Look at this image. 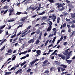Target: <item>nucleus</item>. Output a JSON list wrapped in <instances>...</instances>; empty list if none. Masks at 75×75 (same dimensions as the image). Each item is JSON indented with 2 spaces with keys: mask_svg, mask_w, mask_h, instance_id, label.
I'll return each mask as SVG.
<instances>
[{
  "mask_svg": "<svg viewBox=\"0 0 75 75\" xmlns=\"http://www.w3.org/2000/svg\"><path fill=\"white\" fill-rule=\"evenodd\" d=\"M58 55L59 57H61V58L62 59H63V60H64L65 59V56L64 55H63L61 54H58Z\"/></svg>",
  "mask_w": 75,
  "mask_h": 75,
  "instance_id": "nucleus-1",
  "label": "nucleus"
},
{
  "mask_svg": "<svg viewBox=\"0 0 75 75\" xmlns=\"http://www.w3.org/2000/svg\"><path fill=\"white\" fill-rule=\"evenodd\" d=\"M14 11V10L13 8H12L11 9L9 10V16H11L12 15V12H13Z\"/></svg>",
  "mask_w": 75,
  "mask_h": 75,
  "instance_id": "nucleus-2",
  "label": "nucleus"
},
{
  "mask_svg": "<svg viewBox=\"0 0 75 75\" xmlns=\"http://www.w3.org/2000/svg\"><path fill=\"white\" fill-rule=\"evenodd\" d=\"M48 24L49 25V26L47 29V31H50L52 28V26H51V25L49 23Z\"/></svg>",
  "mask_w": 75,
  "mask_h": 75,
  "instance_id": "nucleus-3",
  "label": "nucleus"
},
{
  "mask_svg": "<svg viewBox=\"0 0 75 75\" xmlns=\"http://www.w3.org/2000/svg\"><path fill=\"white\" fill-rule=\"evenodd\" d=\"M38 6H37L36 8H34V7H31V6H30L29 7V9H30L31 10H32V11H34V10L37 9V8H38Z\"/></svg>",
  "mask_w": 75,
  "mask_h": 75,
  "instance_id": "nucleus-4",
  "label": "nucleus"
},
{
  "mask_svg": "<svg viewBox=\"0 0 75 75\" xmlns=\"http://www.w3.org/2000/svg\"><path fill=\"white\" fill-rule=\"evenodd\" d=\"M42 31L40 32V33L39 34L40 36H39L38 39L39 40H41V36H42Z\"/></svg>",
  "mask_w": 75,
  "mask_h": 75,
  "instance_id": "nucleus-5",
  "label": "nucleus"
},
{
  "mask_svg": "<svg viewBox=\"0 0 75 75\" xmlns=\"http://www.w3.org/2000/svg\"><path fill=\"white\" fill-rule=\"evenodd\" d=\"M34 39L33 38L31 40H30L28 41V44H30V43H31L32 42V43H33L34 42Z\"/></svg>",
  "mask_w": 75,
  "mask_h": 75,
  "instance_id": "nucleus-6",
  "label": "nucleus"
},
{
  "mask_svg": "<svg viewBox=\"0 0 75 75\" xmlns=\"http://www.w3.org/2000/svg\"><path fill=\"white\" fill-rule=\"evenodd\" d=\"M60 5H58L57 6L58 8L59 9V7H62L64 6H65V3H63L62 4H60Z\"/></svg>",
  "mask_w": 75,
  "mask_h": 75,
  "instance_id": "nucleus-7",
  "label": "nucleus"
},
{
  "mask_svg": "<svg viewBox=\"0 0 75 75\" xmlns=\"http://www.w3.org/2000/svg\"><path fill=\"white\" fill-rule=\"evenodd\" d=\"M28 18V17L27 16L23 17L21 19V21H25V20L26 19H27Z\"/></svg>",
  "mask_w": 75,
  "mask_h": 75,
  "instance_id": "nucleus-8",
  "label": "nucleus"
},
{
  "mask_svg": "<svg viewBox=\"0 0 75 75\" xmlns=\"http://www.w3.org/2000/svg\"><path fill=\"white\" fill-rule=\"evenodd\" d=\"M75 30L69 36V38H71V37H74V35H75Z\"/></svg>",
  "mask_w": 75,
  "mask_h": 75,
  "instance_id": "nucleus-9",
  "label": "nucleus"
},
{
  "mask_svg": "<svg viewBox=\"0 0 75 75\" xmlns=\"http://www.w3.org/2000/svg\"><path fill=\"white\" fill-rule=\"evenodd\" d=\"M34 63H35L34 61L31 62L30 63V64H30V65H31H31L30 66V67H31V68L33 67V65H34Z\"/></svg>",
  "mask_w": 75,
  "mask_h": 75,
  "instance_id": "nucleus-10",
  "label": "nucleus"
},
{
  "mask_svg": "<svg viewBox=\"0 0 75 75\" xmlns=\"http://www.w3.org/2000/svg\"><path fill=\"white\" fill-rule=\"evenodd\" d=\"M66 61H67L68 64H70L72 62V60H68L67 59H66Z\"/></svg>",
  "mask_w": 75,
  "mask_h": 75,
  "instance_id": "nucleus-11",
  "label": "nucleus"
},
{
  "mask_svg": "<svg viewBox=\"0 0 75 75\" xmlns=\"http://www.w3.org/2000/svg\"><path fill=\"white\" fill-rule=\"evenodd\" d=\"M36 53L38 54H39V55H40V54H41V51L40 50H37L36 52Z\"/></svg>",
  "mask_w": 75,
  "mask_h": 75,
  "instance_id": "nucleus-12",
  "label": "nucleus"
},
{
  "mask_svg": "<svg viewBox=\"0 0 75 75\" xmlns=\"http://www.w3.org/2000/svg\"><path fill=\"white\" fill-rule=\"evenodd\" d=\"M64 54L65 55H68V51L67 50H66L65 51V52L64 53Z\"/></svg>",
  "mask_w": 75,
  "mask_h": 75,
  "instance_id": "nucleus-13",
  "label": "nucleus"
},
{
  "mask_svg": "<svg viewBox=\"0 0 75 75\" xmlns=\"http://www.w3.org/2000/svg\"><path fill=\"white\" fill-rule=\"evenodd\" d=\"M21 71H22V69H21L18 70L15 73L16 74H18V73H19V72H21Z\"/></svg>",
  "mask_w": 75,
  "mask_h": 75,
  "instance_id": "nucleus-14",
  "label": "nucleus"
},
{
  "mask_svg": "<svg viewBox=\"0 0 75 75\" xmlns=\"http://www.w3.org/2000/svg\"><path fill=\"white\" fill-rule=\"evenodd\" d=\"M54 64H55L56 65H60V63L58 61H56L54 62Z\"/></svg>",
  "mask_w": 75,
  "mask_h": 75,
  "instance_id": "nucleus-15",
  "label": "nucleus"
},
{
  "mask_svg": "<svg viewBox=\"0 0 75 75\" xmlns=\"http://www.w3.org/2000/svg\"><path fill=\"white\" fill-rule=\"evenodd\" d=\"M71 15L72 18H74L75 17V13H71Z\"/></svg>",
  "mask_w": 75,
  "mask_h": 75,
  "instance_id": "nucleus-16",
  "label": "nucleus"
},
{
  "mask_svg": "<svg viewBox=\"0 0 75 75\" xmlns=\"http://www.w3.org/2000/svg\"><path fill=\"white\" fill-rule=\"evenodd\" d=\"M45 11H44L43 12H42L41 13L38 14V16L43 15V14H45Z\"/></svg>",
  "mask_w": 75,
  "mask_h": 75,
  "instance_id": "nucleus-17",
  "label": "nucleus"
},
{
  "mask_svg": "<svg viewBox=\"0 0 75 75\" xmlns=\"http://www.w3.org/2000/svg\"><path fill=\"white\" fill-rule=\"evenodd\" d=\"M40 30L39 29H37L36 30V34H40Z\"/></svg>",
  "mask_w": 75,
  "mask_h": 75,
  "instance_id": "nucleus-18",
  "label": "nucleus"
},
{
  "mask_svg": "<svg viewBox=\"0 0 75 75\" xmlns=\"http://www.w3.org/2000/svg\"><path fill=\"white\" fill-rule=\"evenodd\" d=\"M60 67H63V68H67V66L65 65H64V64H61L60 65Z\"/></svg>",
  "mask_w": 75,
  "mask_h": 75,
  "instance_id": "nucleus-19",
  "label": "nucleus"
},
{
  "mask_svg": "<svg viewBox=\"0 0 75 75\" xmlns=\"http://www.w3.org/2000/svg\"><path fill=\"white\" fill-rule=\"evenodd\" d=\"M9 7L7 6H5L3 7V9H7V8H8Z\"/></svg>",
  "mask_w": 75,
  "mask_h": 75,
  "instance_id": "nucleus-20",
  "label": "nucleus"
},
{
  "mask_svg": "<svg viewBox=\"0 0 75 75\" xmlns=\"http://www.w3.org/2000/svg\"><path fill=\"white\" fill-rule=\"evenodd\" d=\"M31 27H32V26L31 25H30L29 26H28V27L27 28V29H25V30H26V31H27L28 30H29V29H30V28H31Z\"/></svg>",
  "mask_w": 75,
  "mask_h": 75,
  "instance_id": "nucleus-21",
  "label": "nucleus"
},
{
  "mask_svg": "<svg viewBox=\"0 0 75 75\" xmlns=\"http://www.w3.org/2000/svg\"><path fill=\"white\" fill-rule=\"evenodd\" d=\"M40 41H39V40L37 39L36 40V42H35V44H38V43H39L40 42Z\"/></svg>",
  "mask_w": 75,
  "mask_h": 75,
  "instance_id": "nucleus-22",
  "label": "nucleus"
},
{
  "mask_svg": "<svg viewBox=\"0 0 75 75\" xmlns=\"http://www.w3.org/2000/svg\"><path fill=\"white\" fill-rule=\"evenodd\" d=\"M11 74V72H6V73L5 74V75H10Z\"/></svg>",
  "mask_w": 75,
  "mask_h": 75,
  "instance_id": "nucleus-23",
  "label": "nucleus"
},
{
  "mask_svg": "<svg viewBox=\"0 0 75 75\" xmlns=\"http://www.w3.org/2000/svg\"><path fill=\"white\" fill-rule=\"evenodd\" d=\"M48 1H50L51 3H55V1H54V0H48Z\"/></svg>",
  "mask_w": 75,
  "mask_h": 75,
  "instance_id": "nucleus-24",
  "label": "nucleus"
},
{
  "mask_svg": "<svg viewBox=\"0 0 75 75\" xmlns=\"http://www.w3.org/2000/svg\"><path fill=\"white\" fill-rule=\"evenodd\" d=\"M50 62H48L47 63V64H44V65H43V66L45 67V66H47V65H50Z\"/></svg>",
  "mask_w": 75,
  "mask_h": 75,
  "instance_id": "nucleus-25",
  "label": "nucleus"
},
{
  "mask_svg": "<svg viewBox=\"0 0 75 75\" xmlns=\"http://www.w3.org/2000/svg\"><path fill=\"white\" fill-rule=\"evenodd\" d=\"M12 52V50L11 49L9 50L8 51V54H10V53H11Z\"/></svg>",
  "mask_w": 75,
  "mask_h": 75,
  "instance_id": "nucleus-26",
  "label": "nucleus"
},
{
  "mask_svg": "<svg viewBox=\"0 0 75 75\" xmlns=\"http://www.w3.org/2000/svg\"><path fill=\"white\" fill-rule=\"evenodd\" d=\"M16 68L15 67H13L10 70H11V71H12V70H13V71H15V70H16Z\"/></svg>",
  "mask_w": 75,
  "mask_h": 75,
  "instance_id": "nucleus-27",
  "label": "nucleus"
},
{
  "mask_svg": "<svg viewBox=\"0 0 75 75\" xmlns=\"http://www.w3.org/2000/svg\"><path fill=\"white\" fill-rule=\"evenodd\" d=\"M60 69H61V71H62V72H63V71H64L65 70V69H63L61 67H60Z\"/></svg>",
  "mask_w": 75,
  "mask_h": 75,
  "instance_id": "nucleus-28",
  "label": "nucleus"
},
{
  "mask_svg": "<svg viewBox=\"0 0 75 75\" xmlns=\"http://www.w3.org/2000/svg\"><path fill=\"white\" fill-rule=\"evenodd\" d=\"M44 73H45L46 74H48L49 73V71L48 70V69H47V70L45 71Z\"/></svg>",
  "mask_w": 75,
  "mask_h": 75,
  "instance_id": "nucleus-29",
  "label": "nucleus"
},
{
  "mask_svg": "<svg viewBox=\"0 0 75 75\" xmlns=\"http://www.w3.org/2000/svg\"><path fill=\"white\" fill-rule=\"evenodd\" d=\"M27 52H28V51H25L24 52H21V54H26V53H27Z\"/></svg>",
  "mask_w": 75,
  "mask_h": 75,
  "instance_id": "nucleus-30",
  "label": "nucleus"
},
{
  "mask_svg": "<svg viewBox=\"0 0 75 75\" xmlns=\"http://www.w3.org/2000/svg\"><path fill=\"white\" fill-rule=\"evenodd\" d=\"M16 14H17V15H20V14H21V12H17L16 13Z\"/></svg>",
  "mask_w": 75,
  "mask_h": 75,
  "instance_id": "nucleus-31",
  "label": "nucleus"
},
{
  "mask_svg": "<svg viewBox=\"0 0 75 75\" xmlns=\"http://www.w3.org/2000/svg\"><path fill=\"white\" fill-rule=\"evenodd\" d=\"M53 69H54V68L53 67H51V68L50 69V72H52V70H53Z\"/></svg>",
  "mask_w": 75,
  "mask_h": 75,
  "instance_id": "nucleus-32",
  "label": "nucleus"
},
{
  "mask_svg": "<svg viewBox=\"0 0 75 75\" xmlns=\"http://www.w3.org/2000/svg\"><path fill=\"white\" fill-rule=\"evenodd\" d=\"M59 20H60V18L59 17L57 19V21L58 24L59 23Z\"/></svg>",
  "mask_w": 75,
  "mask_h": 75,
  "instance_id": "nucleus-33",
  "label": "nucleus"
},
{
  "mask_svg": "<svg viewBox=\"0 0 75 75\" xmlns=\"http://www.w3.org/2000/svg\"><path fill=\"white\" fill-rule=\"evenodd\" d=\"M16 58V56H14L13 57L12 59V60H13V61H14L15 59Z\"/></svg>",
  "mask_w": 75,
  "mask_h": 75,
  "instance_id": "nucleus-34",
  "label": "nucleus"
},
{
  "mask_svg": "<svg viewBox=\"0 0 75 75\" xmlns=\"http://www.w3.org/2000/svg\"><path fill=\"white\" fill-rule=\"evenodd\" d=\"M42 19L44 20H46V19H47V18L46 16H44L42 17Z\"/></svg>",
  "mask_w": 75,
  "mask_h": 75,
  "instance_id": "nucleus-35",
  "label": "nucleus"
},
{
  "mask_svg": "<svg viewBox=\"0 0 75 75\" xmlns=\"http://www.w3.org/2000/svg\"><path fill=\"white\" fill-rule=\"evenodd\" d=\"M65 9V7H62L61 9H59L60 11H62Z\"/></svg>",
  "mask_w": 75,
  "mask_h": 75,
  "instance_id": "nucleus-36",
  "label": "nucleus"
},
{
  "mask_svg": "<svg viewBox=\"0 0 75 75\" xmlns=\"http://www.w3.org/2000/svg\"><path fill=\"white\" fill-rule=\"evenodd\" d=\"M14 21V20H12V19H11L10 20H9L8 21V22H11H11H13V21Z\"/></svg>",
  "mask_w": 75,
  "mask_h": 75,
  "instance_id": "nucleus-37",
  "label": "nucleus"
},
{
  "mask_svg": "<svg viewBox=\"0 0 75 75\" xmlns=\"http://www.w3.org/2000/svg\"><path fill=\"white\" fill-rule=\"evenodd\" d=\"M18 36H16V38L15 39H14L13 40V41H15V42L16 41V40L17 39H18Z\"/></svg>",
  "mask_w": 75,
  "mask_h": 75,
  "instance_id": "nucleus-38",
  "label": "nucleus"
},
{
  "mask_svg": "<svg viewBox=\"0 0 75 75\" xmlns=\"http://www.w3.org/2000/svg\"><path fill=\"white\" fill-rule=\"evenodd\" d=\"M31 69H29L28 70L26 71L27 72H30V71H31Z\"/></svg>",
  "mask_w": 75,
  "mask_h": 75,
  "instance_id": "nucleus-39",
  "label": "nucleus"
},
{
  "mask_svg": "<svg viewBox=\"0 0 75 75\" xmlns=\"http://www.w3.org/2000/svg\"><path fill=\"white\" fill-rule=\"evenodd\" d=\"M48 60H46L44 62H43V64H46V63H47V62H48Z\"/></svg>",
  "mask_w": 75,
  "mask_h": 75,
  "instance_id": "nucleus-40",
  "label": "nucleus"
},
{
  "mask_svg": "<svg viewBox=\"0 0 75 75\" xmlns=\"http://www.w3.org/2000/svg\"><path fill=\"white\" fill-rule=\"evenodd\" d=\"M7 11H8V9H7L6 10L4 11L3 14H5L7 13Z\"/></svg>",
  "mask_w": 75,
  "mask_h": 75,
  "instance_id": "nucleus-41",
  "label": "nucleus"
},
{
  "mask_svg": "<svg viewBox=\"0 0 75 75\" xmlns=\"http://www.w3.org/2000/svg\"><path fill=\"white\" fill-rule=\"evenodd\" d=\"M11 58H9L7 60V61L4 63V65L5 64H6V63H7V61H10V60H11Z\"/></svg>",
  "mask_w": 75,
  "mask_h": 75,
  "instance_id": "nucleus-42",
  "label": "nucleus"
},
{
  "mask_svg": "<svg viewBox=\"0 0 75 75\" xmlns=\"http://www.w3.org/2000/svg\"><path fill=\"white\" fill-rule=\"evenodd\" d=\"M15 34H14V35L16 36V34H17V30L16 29L14 31V32H15Z\"/></svg>",
  "mask_w": 75,
  "mask_h": 75,
  "instance_id": "nucleus-43",
  "label": "nucleus"
},
{
  "mask_svg": "<svg viewBox=\"0 0 75 75\" xmlns=\"http://www.w3.org/2000/svg\"><path fill=\"white\" fill-rule=\"evenodd\" d=\"M67 15H68V13H64V16H66Z\"/></svg>",
  "mask_w": 75,
  "mask_h": 75,
  "instance_id": "nucleus-44",
  "label": "nucleus"
},
{
  "mask_svg": "<svg viewBox=\"0 0 75 75\" xmlns=\"http://www.w3.org/2000/svg\"><path fill=\"white\" fill-rule=\"evenodd\" d=\"M25 58H26V56H24L22 57H21V59H25Z\"/></svg>",
  "mask_w": 75,
  "mask_h": 75,
  "instance_id": "nucleus-45",
  "label": "nucleus"
},
{
  "mask_svg": "<svg viewBox=\"0 0 75 75\" xmlns=\"http://www.w3.org/2000/svg\"><path fill=\"white\" fill-rule=\"evenodd\" d=\"M6 47V46L5 45L4 46H3L2 48L1 49V51H3L5 48V47Z\"/></svg>",
  "mask_w": 75,
  "mask_h": 75,
  "instance_id": "nucleus-46",
  "label": "nucleus"
},
{
  "mask_svg": "<svg viewBox=\"0 0 75 75\" xmlns=\"http://www.w3.org/2000/svg\"><path fill=\"white\" fill-rule=\"evenodd\" d=\"M67 42H65L63 43V44L64 45L66 46L67 45Z\"/></svg>",
  "mask_w": 75,
  "mask_h": 75,
  "instance_id": "nucleus-47",
  "label": "nucleus"
},
{
  "mask_svg": "<svg viewBox=\"0 0 75 75\" xmlns=\"http://www.w3.org/2000/svg\"><path fill=\"white\" fill-rule=\"evenodd\" d=\"M60 68H61V67L57 68V69H58V72H60Z\"/></svg>",
  "mask_w": 75,
  "mask_h": 75,
  "instance_id": "nucleus-48",
  "label": "nucleus"
},
{
  "mask_svg": "<svg viewBox=\"0 0 75 75\" xmlns=\"http://www.w3.org/2000/svg\"><path fill=\"white\" fill-rule=\"evenodd\" d=\"M39 59H37V58H36L35 60H34V61L35 62H37V61H39Z\"/></svg>",
  "mask_w": 75,
  "mask_h": 75,
  "instance_id": "nucleus-49",
  "label": "nucleus"
},
{
  "mask_svg": "<svg viewBox=\"0 0 75 75\" xmlns=\"http://www.w3.org/2000/svg\"><path fill=\"white\" fill-rule=\"evenodd\" d=\"M20 34H21V32H19L17 34V36H18V35H20Z\"/></svg>",
  "mask_w": 75,
  "mask_h": 75,
  "instance_id": "nucleus-50",
  "label": "nucleus"
},
{
  "mask_svg": "<svg viewBox=\"0 0 75 75\" xmlns=\"http://www.w3.org/2000/svg\"><path fill=\"white\" fill-rule=\"evenodd\" d=\"M61 41V40H58V41L57 42V44H58L59 43V42Z\"/></svg>",
  "mask_w": 75,
  "mask_h": 75,
  "instance_id": "nucleus-51",
  "label": "nucleus"
},
{
  "mask_svg": "<svg viewBox=\"0 0 75 75\" xmlns=\"http://www.w3.org/2000/svg\"><path fill=\"white\" fill-rule=\"evenodd\" d=\"M41 60L42 61H43V60H44V59H45V57H43L41 58Z\"/></svg>",
  "mask_w": 75,
  "mask_h": 75,
  "instance_id": "nucleus-52",
  "label": "nucleus"
},
{
  "mask_svg": "<svg viewBox=\"0 0 75 75\" xmlns=\"http://www.w3.org/2000/svg\"><path fill=\"white\" fill-rule=\"evenodd\" d=\"M14 37H16V36H15L14 35H11V38H14Z\"/></svg>",
  "mask_w": 75,
  "mask_h": 75,
  "instance_id": "nucleus-53",
  "label": "nucleus"
},
{
  "mask_svg": "<svg viewBox=\"0 0 75 75\" xmlns=\"http://www.w3.org/2000/svg\"><path fill=\"white\" fill-rule=\"evenodd\" d=\"M72 51H70V52H69V53H68V55H70V54L72 53Z\"/></svg>",
  "mask_w": 75,
  "mask_h": 75,
  "instance_id": "nucleus-54",
  "label": "nucleus"
},
{
  "mask_svg": "<svg viewBox=\"0 0 75 75\" xmlns=\"http://www.w3.org/2000/svg\"><path fill=\"white\" fill-rule=\"evenodd\" d=\"M67 25V24L66 23H64L63 25V27H65Z\"/></svg>",
  "mask_w": 75,
  "mask_h": 75,
  "instance_id": "nucleus-55",
  "label": "nucleus"
},
{
  "mask_svg": "<svg viewBox=\"0 0 75 75\" xmlns=\"http://www.w3.org/2000/svg\"><path fill=\"white\" fill-rule=\"evenodd\" d=\"M16 4H17V6H20V4H21V3L19 2V3H16Z\"/></svg>",
  "mask_w": 75,
  "mask_h": 75,
  "instance_id": "nucleus-56",
  "label": "nucleus"
},
{
  "mask_svg": "<svg viewBox=\"0 0 75 75\" xmlns=\"http://www.w3.org/2000/svg\"><path fill=\"white\" fill-rule=\"evenodd\" d=\"M51 46H52H52H53V45L52 44H51L50 45H49L48 46V48L51 47Z\"/></svg>",
  "mask_w": 75,
  "mask_h": 75,
  "instance_id": "nucleus-57",
  "label": "nucleus"
},
{
  "mask_svg": "<svg viewBox=\"0 0 75 75\" xmlns=\"http://www.w3.org/2000/svg\"><path fill=\"white\" fill-rule=\"evenodd\" d=\"M24 40V39L21 38H19V41H21V40Z\"/></svg>",
  "mask_w": 75,
  "mask_h": 75,
  "instance_id": "nucleus-58",
  "label": "nucleus"
},
{
  "mask_svg": "<svg viewBox=\"0 0 75 75\" xmlns=\"http://www.w3.org/2000/svg\"><path fill=\"white\" fill-rule=\"evenodd\" d=\"M66 38H67V36H64V37L63 40H65Z\"/></svg>",
  "mask_w": 75,
  "mask_h": 75,
  "instance_id": "nucleus-59",
  "label": "nucleus"
},
{
  "mask_svg": "<svg viewBox=\"0 0 75 75\" xmlns=\"http://www.w3.org/2000/svg\"><path fill=\"white\" fill-rule=\"evenodd\" d=\"M56 16H55L53 19V22H54V21H55V19H56Z\"/></svg>",
  "mask_w": 75,
  "mask_h": 75,
  "instance_id": "nucleus-60",
  "label": "nucleus"
},
{
  "mask_svg": "<svg viewBox=\"0 0 75 75\" xmlns=\"http://www.w3.org/2000/svg\"><path fill=\"white\" fill-rule=\"evenodd\" d=\"M67 27L68 28H70V25H67Z\"/></svg>",
  "mask_w": 75,
  "mask_h": 75,
  "instance_id": "nucleus-61",
  "label": "nucleus"
},
{
  "mask_svg": "<svg viewBox=\"0 0 75 75\" xmlns=\"http://www.w3.org/2000/svg\"><path fill=\"white\" fill-rule=\"evenodd\" d=\"M56 34H57V32H56V31H55L54 32V33L53 34V35H56Z\"/></svg>",
  "mask_w": 75,
  "mask_h": 75,
  "instance_id": "nucleus-62",
  "label": "nucleus"
},
{
  "mask_svg": "<svg viewBox=\"0 0 75 75\" xmlns=\"http://www.w3.org/2000/svg\"><path fill=\"white\" fill-rule=\"evenodd\" d=\"M49 37H53V34H50L49 35Z\"/></svg>",
  "mask_w": 75,
  "mask_h": 75,
  "instance_id": "nucleus-63",
  "label": "nucleus"
},
{
  "mask_svg": "<svg viewBox=\"0 0 75 75\" xmlns=\"http://www.w3.org/2000/svg\"><path fill=\"white\" fill-rule=\"evenodd\" d=\"M66 2L67 3H70V2L68 0H66Z\"/></svg>",
  "mask_w": 75,
  "mask_h": 75,
  "instance_id": "nucleus-64",
  "label": "nucleus"
}]
</instances>
